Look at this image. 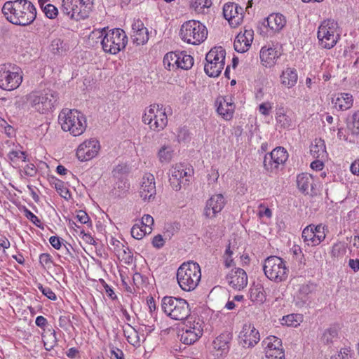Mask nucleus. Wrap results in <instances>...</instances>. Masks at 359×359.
Returning a JSON list of instances; mask_svg holds the SVG:
<instances>
[{
	"label": "nucleus",
	"mask_w": 359,
	"mask_h": 359,
	"mask_svg": "<svg viewBox=\"0 0 359 359\" xmlns=\"http://www.w3.org/2000/svg\"><path fill=\"white\" fill-rule=\"evenodd\" d=\"M1 11L6 20L15 25H29L36 18V8L29 0L8 1Z\"/></svg>",
	"instance_id": "1"
},
{
	"label": "nucleus",
	"mask_w": 359,
	"mask_h": 359,
	"mask_svg": "<svg viewBox=\"0 0 359 359\" xmlns=\"http://www.w3.org/2000/svg\"><path fill=\"white\" fill-rule=\"evenodd\" d=\"M58 121L62 129L69 131L74 136L82 135L87 127L86 116L76 109H62L58 116Z\"/></svg>",
	"instance_id": "2"
},
{
	"label": "nucleus",
	"mask_w": 359,
	"mask_h": 359,
	"mask_svg": "<svg viewBox=\"0 0 359 359\" xmlns=\"http://www.w3.org/2000/svg\"><path fill=\"white\" fill-rule=\"evenodd\" d=\"M201 278V267L196 262H184L177 271V283L184 291L194 290L198 285Z\"/></svg>",
	"instance_id": "3"
},
{
	"label": "nucleus",
	"mask_w": 359,
	"mask_h": 359,
	"mask_svg": "<svg viewBox=\"0 0 359 359\" xmlns=\"http://www.w3.org/2000/svg\"><path fill=\"white\" fill-rule=\"evenodd\" d=\"M58 99L57 92L51 89L34 91L27 95L31 107L40 114H46L53 110Z\"/></svg>",
	"instance_id": "4"
},
{
	"label": "nucleus",
	"mask_w": 359,
	"mask_h": 359,
	"mask_svg": "<svg viewBox=\"0 0 359 359\" xmlns=\"http://www.w3.org/2000/svg\"><path fill=\"white\" fill-rule=\"evenodd\" d=\"M99 38H102L101 44L104 52L116 54L123 49L128 37L122 29L116 28L106 32L105 29L98 31Z\"/></svg>",
	"instance_id": "5"
},
{
	"label": "nucleus",
	"mask_w": 359,
	"mask_h": 359,
	"mask_svg": "<svg viewBox=\"0 0 359 359\" xmlns=\"http://www.w3.org/2000/svg\"><path fill=\"white\" fill-rule=\"evenodd\" d=\"M94 7V0H62L60 11L71 20L87 19Z\"/></svg>",
	"instance_id": "6"
},
{
	"label": "nucleus",
	"mask_w": 359,
	"mask_h": 359,
	"mask_svg": "<svg viewBox=\"0 0 359 359\" xmlns=\"http://www.w3.org/2000/svg\"><path fill=\"white\" fill-rule=\"evenodd\" d=\"M161 308L168 316L175 320H186L191 315L189 303L180 297H164L161 300Z\"/></svg>",
	"instance_id": "7"
},
{
	"label": "nucleus",
	"mask_w": 359,
	"mask_h": 359,
	"mask_svg": "<svg viewBox=\"0 0 359 359\" xmlns=\"http://www.w3.org/2000/svg\"><path fill=\"white\" fill-rule=\"evenodd\" d=\"M263 270L265 276L276 283L286 280L289 273L286 262L277 256H270L265 259Z\"/></svg>",
	"instance_id": "8"
},
{
	"label": "nucleus",
	"mask_w": 359,
	"mask_h": 359,
	"mask_svg": "<svg viewBox=\"0 0 359 359\" xmlns=\"http://www.w3.org/2000/svg\"><path fill=\"white\" fill-rule=\"evenodd\" d=\"M207 36L206 27L197 20L187 21L180 29L181 39L190 44L198 45L206 39Z\"/></svg>",
	"instance_id": "9"
},
{
	"label": "nucleus",
	"mask_w": 359,
	"mask_h": 359,
	"mask_svg": "<svg viewBox=\"0 0 359 359\" xmlns=\"http://www.w3.org/2000/svg\"><path fill=\"white\" fill-rule=\"evenodd\" d=\"M337 21L332 19L323 20L318 27L317 36L320 46L327 49L333 48L340 38Z\"/></svg>",
	"instance_id": "10"
},
{
	"label": "nucleus",
	"mask_w": 359,
	"mask_h": 359,
	"mask_svg": "<svg viewBox=\"0 0 359 359\" xmlns=\"http://www.w3.org/2000/svg\"><path fill=\"white\" fill-rule=\"evenodd\" d=\"M22 81L20 67L11 63L0 65V88L13 90L18 88Z\"/></svg>",
	"instance_id": "11"
},
{
	"label": "nucleus",
	"mask_w": 359,
	"mask_h": 359,
	"mask_svg": "<svg viewBox=\"0 0 359 359\" xmlns=\"http://www.w3.org/2000/svg\"><path fill=\"white\" fill-rule=\"evenodd\" d=\"M142 121L154 131L163 130L168 124L166 109L163 104L151 105L142 116Z\"/></svg>",
	"instance_id": "12"
},
{
	"label": "nucleus",
	"mask_w": 359,
	"mask_h": 359,
	"mask_svg": "<svg viewBox=\"0 0 359 359\" xmlns=\"http://www.w3.org/2000/svg\"><path fill=\"white\" fill-rule=\"evenodd\" d=\"M100 149L99 141L95 139H90L79 146L76 156L81 161H87L95 157L98 154Z\"/></svg>",
	"instance_id": "13"
},
{
	"label": "nucleus",
	"mask_w": 359,
	"mask_h": 359,
	"mask_svg": "<svg viewBox=\"0 0 359 359\" xmlns=\"http://www.w3.org/2000/svg\"><path fill=\"white\" fill-rule=\"evenodd\" d=\"M240 343L243 347H253L260 340L259 332L251 323L244 324L238 336Z\"/></svg>",
	"instance_id": "14"
},
{
	"label": "nucleus",
	"mask_w": 359,
	"mask_h": 359,
	"mask_svg": "<svg viewBox=\"0 0 359 359\" xmlns=\"http://www.w3.org/2000/svg\"><path fill=\"white\" fill-rule=\"evenodd\" d=\"M140 197L144 201H151L156 194V182L154 176L151 173H146L142 180L140 189Z\"/></svg>",
	"instance_id": "15"
},
{
	"label": "nucleus",
	"mask_w": 359,
	"mask_h": 359,
	"mask_svg": "<svg viewBox=\"0 0 359 359\" xmlns=\"http://www.w3.org/2000/svg\"><path fill=\"white\" fill-rule=\"evenodd\" d=\"M226 201L222 194L212 196L206 202L204 210V215L206 217L212 218L222 211L225 205Z\"/></svg>",
	"instance_id": "16"
},
{
	"label": "nucleus",
	"mask_w": 359,
	"mask_h": 359,
	"mask_svg": "<svg viewBox=\"0 0 359 359\" xmlns=\"http://www.w3.org/2000/svg\"><path fill=\"white\" fill-rule=\"evenodd\" d=\"M226 280L230 286L238 290L245 287L248 282L246 272L241 268L232 269L226 276Z\"/></svg>",
	"instance_id": "17"
},
{
	"label": "nucleus",
	"mask_w": 359,
	"mask_h": 359,
	"mask_svg": "<svg viewBox=\"0 0 359 359\" xmlns=\"http://www.w3.org/2000/svg\"><path fill=\"white\" fill-rule=\"evenodd\" d=\"M133 43L137 45H143L149 40V32L144 23L140 19L135 20L132 25Z\"/></svg>",
	"instance_id": "18"
},
{
	"label": "nucleus",
	"mask_w": 359,
	"mask_h": 359,
	"mask_svg": "<svg viewBox=\"0 0 359 359\" xmlns=\"http://www.w3.org/2000/svg\"><path fill=\"white\" fill-rule=\"evenodd\" d=\"M253 40V32L245 30L244 33H240L234 40L233 47L238 53H245L250 47Z\"/></svg>",
	"instance_id": "19"
},
{
	"label": "nucleus",
	"mask_w": 359,
	"mask_h": 359,
	"mask_svg": "<svg viewBox=\"0 0 359 359\" xmlns=\"http://www.w3.org/2000/svg\"><path fill=\"white\" fill-rule=\"evenodd\" d=\"M217 111L224 119L230 120L233 117L235 105L231 100H228L223 97H218L215 101Z\"/></svg>",
	"instance_id": "20"
},
{
	"label": "nucleus",
	"mask_w": 359,
	"mask_h": 359,
	"mask_svg": "<svg viewBox=\"0 0 359 359\" xmlns=\"http://www.w3.org/2000/svg\"><path fill=\"white\" fill-rule=\"evenodd\" d=\"M280 54L275 48L264 46L260 50V60L262 64L266 67H273Z\"/></svg>",
	"instance_id": "21"
},
{
	"label": "nucleus",
	"mask_w": 359,
	"mask_h": 359,
	"mask_svg": "<svg viewBox=\"0 0 359 359\" xmlns=\"http://www.w3.org/2000/svg\"><path fill=\"white\" fill-rule=\"evenodd\" d=\"M285 18L279 13L269 15L264 22V25L269 27L271 30L275 32L280 31L285 26Z\"/></svg>",
	"instance_id": "22"
},
{
	"label": "nucleus",
	"mask_w": 359,
	"mask_h": 359,
	"mask_svg": "<svg viewBox=\"0 0 359 359\" xmlns=\"http://www.w3.org/2000/svg\"><path fill=\"white\" fill-rule=\"evenodd\" d=\"M243 8L239 7L235 3H229L224 4L223 7V15L225 19L229 22L238 18V20L242 18Z\"/></svg>",
	"instance_id": "23"
},
{
	"label": "nucleus",
	"mask_w": 359,
	"mask_h": 359,
	"mask_svg": "<svg viewBox=\"0 0 359 359\" xmlns=\"http://www.w3.org/2000/svg\"><path fill=\"white\" fill-rule=\"evenodd\" d=\"M212 346L217 358L224 356L229 348L227 337L224 334L219 335L213 341Z\"/></svg>",
	"instance_id": "24"
},
{
	"label": "nucleus",
	"mask_w": 359,
	"mask_h": 359,
	"mask_svg": "<svg viewBox=\"0 0 359 359\" xmlns=\"http://www.w3.org/2000/svg\"><path fill=\"white\" fill-rule=\"evenodd\" d=\"M297 79L298 76L294 68L288 67L283 71L280 75L281 84L288 88L293 87L297 83Z\"/></svg>",
	"instance_id": "25"
},
{
	"label": "nucleus",
	"mask_w": 359,
	"mask_h": 359,
	"mask_svg": "<svg viewBox=\"0 0 359 359\" xmlns=\"http://www.w3.org/2000/svg\"><path fill=\"white\" fill-rule=\"evenodd\" d=\"M297 184L302 192L308 194L313 189V179L310 174L302 173L297 177Z\"/></svg>",
	"instance_id": "26"
},
{
	"label": "nucleus",
	"mask_w": 359,
	"mask_h": 359,
	"mask_svg": "<svg viewBox=\"0 0 359 359\" xmlns=\"http://www.w3.org/2000/svg\"><path fill=\"white\" fill-rule=\"evenodd\" d=\"M332 103L335 108L339 110H346L351 107L353 104V97L349 93H340L335 99L332 100Z\"/></svg>",
	"instance_id": "27"
},
{
	"label": "nucleus",
	"mask_w": 359,
	"mask_h": 359,
	"mask_svg": "<svg viewBox=\"0 0 359 359\" xmlns=\"http://www.w3.org/2000/svg\"><path fill=\"white\" fill-rule=\"evenodd\" d=\"M226 51L219 47H214L206 55V62L224 63Z\"/></svg>",
	"instance_id": "28"
},
{
	"label": "nucleus",
	"mask_w": 359,
	"mask_h": 359,
	"mask_svg": "<svg viewBox=\"0 0 359 359\" xmlns=\"http://www.w3.org/2000/svg\"><path fill=\"white\" fill-rule=\"evenodd\" d=\"M276 121L277 126L281 128H289L292 125L291 118L285 114V109L283 106L276 108Z\"/></svg>",
	"instance_id": "29"
},
{
	"label": "nucleus",
	"mask_w": 359,
	"mask_h": 359,
	"mask_svg": "<svg viewBox=\"0 0 359 359\" xmlns=\"http://www.w3.org/2000/svg\"><path fill=\"white\" fill-rule=\"evenodd\" d=\"M310 152L313 158H324L327 155L324 141L321 139H316L314 143L311 145Z\"/></svg>",
	"instance_id": "30"
},
{
	"label": "nucleus",
	"mask_w": 359,
	"mask_h": 359,
	"mask_svg": "<svg viewBox=\"0 0 359 359\" xmlns=\"http://www.w3.org/2000/svg\"><path fill=\"white\" fill-rule=\"evenodd\" d=\"M42 339L45 349L47 351L52 350L57 344V339L55 330H48L44 334H42Z\"/></svg>",
	"instance_id": "31"
},
{
	"label": "nucleus",
	"mask_w": 359,
	"mask_h": 359,
	"mask_svg": "<svg viewBox=\"0 0 359 359\" xmlns=\"http://www.w3.org/2000/svg\"><path fill=\"white\" fill-rule=\"evenodd\" d=\"M200 331L198 329L195 331V332H191L190 330H187L182 328V333L180 336V341L187 345H191L195 343L198 339L201 337L199 335Z\"/></svg>",
	"instance_id": "32"
},
{
	"label": "nucleus",
	"mask_w": 359,
	"mask_h": 359,
	"mask_svg": "<svg viewBox=\"0 0 359 359\" xmlns=\"http://www.w3.org/2000/svg\"><path fill=\"white\" fill-rule=\"evenodd\" d=\"M224 63L207 62L205 65V72L210 77L218 76L224 69Z\"/></svg>",
	"instance_id": "33"
},
{
	"label": "nucleus",
	"mask_w": 359,
	"mask_h": 359,
	"mask_svg": "<svg viewBox=\"0 0 359 359\" xmlns=\"http://www.w3.org/2000/svg\"><path fill=\"white\" fill-rule=\"evenodd\" d=\"M177 60L179 64L177 65V69H189L194 65V59L189 55L182 52L178 53Z\"/></svg>",
	"instance_id": "34"
},
{
	"label": "nucleus",
	"mask_w": 359,
	"mask_h": 359,
	"mask_svg": "<svg viewBox=\"0 0 359 359\" xmlns=\"http://www.w3.org/2000/svg\"><path fill=\"white\" fill-rule=\"evenodd\" d=\"M186 322L184 323V327L183 329L190 330L191 332H195L196 329L198 328L200 331L199 335L202 336L203 332V322L200 318H189V317L185 320Z\"/></svg>",
	"instance_id": "35"
},
{
	"label": "nucleus",
	"mask_w": 359,
	"mask_h": 359,
	"mask_svg": "<svg viewBox=\"0 0 359 359\" xmlns=\"http://www.w3.org/2000/svg\"><path fill=\"white\" fill-rule=\"evenodd\" d=\"M177 54V52H170L165 54L163 61L165 68L168 70L177 69V65L179 64Z\"/></svg>",
	"instance_id": "36"
},
{
	"label": "nucleus",
	"mask_w": 359,
	"mask_h": 359,
	"mask_svg": "<svg viewBox=\"0 0 359 359\" xmlns=\"http://www.w3.org/2000/svg\"><path fill=\"white\" fill-rule=\"evenodd\" d=\"M50 47L51 52L57 55H62L69 50L67 43L60 39L53 40Z\"/></svg>",
	"instance_id": "37"
},
{
	"label": "nucleus",
	"mask_w": 359,
	"mask_h": 359,
	"mask_svg": "<svg viewBox=\"0 0 359 359\" xmlns=\"http://www.w3.org/2000/svg\"><path fill=\"white\" fill-rule=\"evenodd\" d=\"M174 154L172 147L168 145L163 146L158 152V157L161 163H169Z\"/></svg>",
	"instance_id": "38"
},
{
	"label": "nucleus",
	"mask_w": 359,
	"mask_h": 359,
	"mask_svg": "<svg viewBox=\"0 0 359 359\" xmlns=\"http://www.w3.org/2000/svg\"><path fill=\"white\" fill-rule=\"evenodd\" d=\"M272 156H273V159L276 161V164L280 165H283L288 158V154L287 151L281 147H278L273 149L271 151Z\"/></svg>",
	"instance_id": "39"
},
{
	"label": "nucleus",
	"mask_w": 359,
	"mask_h": 359,
	"mask_svg": "<svg viewBox=\"0 0 359 359\" xmlns=\"http://www.w3.org/2000/svg\"><path fill=\"white\" fill-rule=\"evenodd\" d=\"M250 299L258 304H263L266 301V295L262 286H257L251 289Z\"/></svg>",
	"instance_id": "40"
},
{
	"label": "nucleus",
	"mask_w": 359,
	"mask_h": 359,
	"mask_svg": "<svg viewBox=\"0 0 359 359\" xmlns=\"http://www.w3.org/2000/svg\"><path fill=\"white\" fill-rule=\"evenodd\" d=\"M152 231V228L144 229L140 224H135L131 229V236L137 240H140L145 236L146 234H149Z\"/></svg>",
	"instance_id": "41"
},
{
	"label": "nucleus",
	"mask_w": 359,
	"mask_h": 359,
	"mask_svg": "<svg viewBox=\"0 0 359 359\" xmlns=\"http://www.w3.org/2000/svg\"><path fill=\"white\" fill-rule=\"evenodd\" d=\"M315 231L312 230V227L307 226L302 231V237L304 240V242L306 243L308 245L316 246V236L314 233Z\"/></svg>",
	"instance_id": "42"
},
{
	"label": "nucleus",
	"mask_w": 359,
	"mask_h": 359,
	"mask_svg": "<svg viewBox=\"0 0 359 359\" xmlns=\"http://www.w3.org/2000/svg\"><path fill=\"white\" fill-rule=\"evenodd\" d=\"M262 343L265 346V351L266 348H271L273 350L283 348L281 339L275 336L267 337Z\"/></svg>",
	"instance_id": "43"
},
{
	"label": "nucleus",
	"mask_w": 359,
	"mask_h": 359,
	"mask_svg": "<svg viewBox=\"0 0 359 359\" xmlns=\"http://www.w3.org/2000/svg\"><path fill=\"white\" fill-rule=\"evenodd\" d=\"M338 337V329L336 327H332L327 329L322 337V340L325 344L332 343Z\"/></svg>",
	"instance_id": "44"
},
{
	"label": "nucleus",
	"mask_w": 359,
	"mask_h": 359,
	"mask_svg": "<svg viewBox=\"0 0 359 359\" xmlns=\"http://www.w3.org/2000/svg\"><path fill=\"white\" fill-rule=\"evenodd\" d=\"M188 175H190V170L189 169V172L187 171L185 169H184V167L182 165H176L171 169V175L178 178V180L180 181L187 179V177Z\"/></svg>",
	"instance_id": "45"
},
{
	"label": "nucleus",
	"mask_w": 359,
	"mask_h": 359,
	"mask_svg": "<svg viewBox=\"0 0 359 359\" xmlns=\"http://www.w3.org/2000/svg\"><path fill=\"white\" fill-rule=\"evenodd\" d=\"M263 163L264 168L269 172H273L279 168L271 152L265 155Z\"/></svg>",
	"instance_id": "46"
},
{
	"label": "nucleus",
	"mask_w": 359,
	"mask_h": 359,
	"mask_svg": "<svg viewBox=\"0 0 359 359\" xmlns=\"http://www.w3.org/2000/svg\"><path fill=\"white\" fill-rule=\"evenodd\" d=\"M314 289L313 285L304 284L300 286L299 289L298 298L301 299L305 304L308 300V295L310 294Z\"/></svg>",
	"instance_id": "47"
},
{
	"label": "nucleus",
	"mask_w": 359,
	"mask_h": 359,
	"mask_svg": "<svg viewBox=\"0 0 359 359\" xmlns=\"http://www.w3.org/2000/svg\"><path fill=\"white\" fill-rule=\"evenodd\" d=\"M118 258L123 261L126 264H129L133 261V253L128 247H124L118 252H116Z\"/></svg>",
	"instance_id": "48"
},
{
	"label": "nucleus",
	"mask_w": 359,
	"mask_h": 359,
	"mask_svg": "<svg viewBox=\"0 0 359 359\" xmlns=\"http://www.w3.org/2000/svg\"><path fill=\"white\" fill-rule=\"evenodd\" d=\"M265 355L266 359H284L285 353L281 349H275L273 350L271 348H266L265 351Z\"/></svg>",
	"instance_id": "49"
},
{
	"label": "nucleus",
	"mask_w": 359,
	"mask_h": 359,
	"mask_svg": "<svg viewBox=\"0 0 359 359\" xmlns=\"http://www.w3.org/2000/svg\"><path fill=\"white\" fill-rule=\"evenodd\" d=\"M299 316L297 314H290L283 316L281 319V324L287 326L297 327L299 325Z\"/></svg>",
	"instance_id": "50"
},
{
	"label": "nucleus",
	"mask_w": 359,
	"mask_h": 359,
	"mask_svg": "<svg viewBox=\"0 0 359 359\" xmlns=\"http://www.w3.org/2000/svg\"><path fill=\"white\" fill-rule=\"evenodd\" d=\"M169 182L174 190L180 191L182 189V186H185L186 184H187L189 180L185 179V180L180 181V180H178V178H176L171 175L170 177Z\"/></svg>",
	"instance_id": "51"
},
{
	"label": "nucleus",
	"mask_w": 359,
	"mask_h": 359,
	"mask_svg": "<svg viewBox=\"0 0 359 359\" xmlns=\"http://www.w3.org/2000/svg\"><path fill=\"white\" fill-rule=\"evenodd\" d=\"M130 327L131 332L129 335L126 336L128 341L134 346H140V337L137 334L136 330L128 325Z\"/></svg>",
	"instance_id": "52"
},
{
	"label": "nucleus",
	"mask_w": 359,
	"mask_h": 359,
	"mask_svg": "<svg viewBox=\"0 0 359 359\" xmlns=\"http://www.w3.org/2000/svg\"><path fill=\"white\" fill-rule=\"evenodd\" d=\"M43 11L45 15L50 19H54L58 14L57 8L50 4L46 5L44 8H43Z\"/></svg>",
	"instance_id": "53"
},
{
	"label": "nucleus",
	"mask_w": 359,
	"mask_h": 359,
	"mask_svg": "<svg viewBox=\"0 0 359 359\" xmlns=\"http://www.w3.org/2000/svg\"><path fill=\"white\" fill-rule=\"evenodd\" d=\"M8 158L13 163H16L18 159H21L24 162L27 161L25 153L21 151H11L8 154Z\"/></svg>",
	"instance_id": "54"
},
{
	"label": "nucleus",
	"mask_w": 359,
	"mask_h": 359,
	"mask_svg": "<svg viewBox=\"0 0 359 359\" xmlns=\"http://www.w3.org/2000/svg\"><path fill=\"white\" fill-rule=\"evenodd\" d=\"M352 133L359 134V111L354 113L352 116Z\"/></svg>",
	"instance_id": "55"
},
{
	"label": "nucleus",
	"mask_w": 359,
	"mask_h": 359,
	"mask_svg": "<svg viewBox=\"0 0 359 359\" xmlns=\"http://www.w3.org/2000/svg\"><path fill=\"white\" fill-rule=\"evenodd\" d=\"M123 351L114 346L110 348L109 356L111 359H124Z\"/></svg>",
	"instance_id": "56"
},
{
	"label": "nucleus",
	"mask_w": 359,
	"mask_h": 359,
	"mask_svg": "<svg viewBox=\"0 0 359 359\" xmlns=\"http://www.w3.org/2000/svg\"><path fill=\"white\" fill-rule=\"evenodd\" d=\"M39 262L44 267H49L53 262L51 256L48 253H43L39 256Z\"/></svg>",
	"instance_id": "57"
},
{
	"label": "nucleus",
	"mask_w": 359,
	"mask_h": 359,
	"mask_svg": "<svg viewBox=\"0 0 359 359\" xmlns=\"http://www.w3.org/2000/svg\"><path fill=\"white\" fill-rule=\"evenodd\" d=\"M55 189L57 190L62 197L67 198L68 196H70L69 190L64 187L62 182L59 181L58 182L55 183Z\"/></svg>",
	"instance_id": "58"
},
{
	"label": "nucleus",
	"mask_w": 359,
	"mask_h": 359,
	"mask_svg": "<svg viewBox=\"0 0 359 359\" xmlns=\"http://www.w3.org/2000/svg\"><path fill=\"white\" fill-rule=\"evenodd\" d=\"M110 245L111 249L113 250L116 255V252H118L121 249H123V248L125 247L123 243L117 239H115L114 238H111L110 240Z\"/></svg>",
	"instance_id": "59"
},
{
	"label": "nucleus",
	"mask_w": 359,
	"mask_h": 359,
	"mask_svg": "<svg viewBox=\"0 0 359 359\" xmlns=\"http://www.w3.org/2000/svg\"><path fill=\"white\" fill-rule=\"evenodd\" d=\"M140 224L144 226V229L151 228L154 224V219L149 215H144Z\"/></svg>",
	"instance_id": "60"
},
{
	"label": "nucleus",
	"mask_w": 359,
	"mask_h": 359,
	"mask_svg": "<svg viewBox=\"0 0 359 359\" xmlns=\"http://www.w3.org/2000/svg\"><path fill=\"white\" fill-rule=\"evenodd\" d=\"M272 109L271 104L269 102H263L259 106V111L264 116H268L270 114V111Z\"/></svg>",
	"instance_id": "61"
},
{
	"label": "nucleus",
	"mask_w": 359,
	"mask_h": 359,
	"mask_svg": "<svg viewBox=\"0 0 359 359\" xmlns=\"http://www.w3.org/2000/svg\"><path fill=\"white\" fill-rule=\"evenodd\" d=\"M76 218L81 224H88L90 222L89 216L83 210L78 211Z\"/></svg>",
	"instance_id": "62"
},
{
	"label": "nucleus",
	"mask_w": 359,
	"mask_h": 359,
	"mask_svg": "<svg viewBox=\"0 0 359 359\" xmlns=\"http://www.w3.org/2000/svg\"><path fill=\"white\" fill-rule=\"evenodd\" d=\"M165 244V241L161 234H158L153 238L152 245L157 249L161 248Z\"/></svg>",
	"instance_id": "63"
},
{
	"label": "nucleus",
	"mask_w": 359,
	"mask_h": 359,
	"mask_svg": "<svg viewBox=\"0 0 359 359\" xmlns=\"http://www.w3.org/2000/svg\"><path fill=\"white\" fill-rule=\"evenodd\" d=\"M25 216L28 219H29L32 222H33L36 226H39L41 224V220L30 210L28 209H25Z\"/></svg>",
	"instance_id": "64"
}]
</instances>
